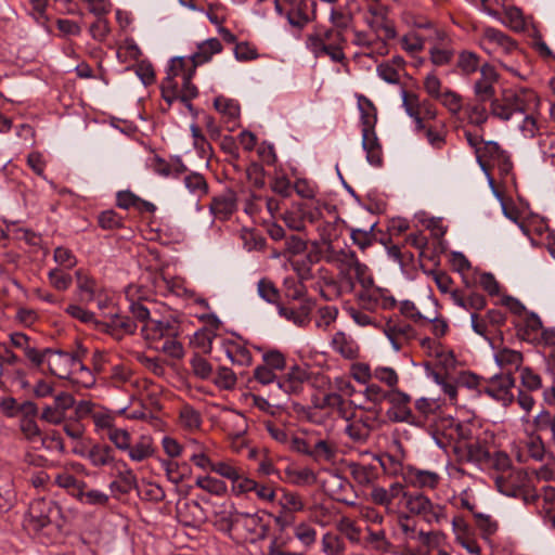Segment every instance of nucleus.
Segmentation results:
<instances>
[{"instance_id": "4", "label": "nucleus", "mask_w": 555, "mask_h": 555, "mask_svg": "<svg viewBox=\"0 0 555 555\" xmlns=\"http://www.w3.org/2000/svg\"><path fill=\"white\" fill-rule=\"evenodd\" d=\"M29 521L37 531L47 527L61 530L65 524L62 507L52 500L38 499L30 503L28 508Z\"/></svg>"}, {"instance_id": "48", "label": "nucleus", "mask_w": 555, "mask_h": 555, "mask_svg": "<svg viewBox=\"0 0 555 555\" xmlns=\"http://www.w3.org/2000/svg\"><path fill=\"white\" fill-rule=\"evenodd\" d=\"M505 17L509 28L516 33L525 30V18L522 12L517 7H508L505 9Z\"/></svg>"}, {"instance_id": "62", "label": "nucleus", "mask_w": 555, "mask_h": 555, "mask_svg": "<svg viewBox=\"0 0 555 555\" xmlns=\"http://www.w3.org/2000/svg\"><path fill=\"white\" fill-rule=\"evenodd\" d=\"M315 529L310 525L301 522L295 528V537L306 546H310L315 541Z\"/></svg>"}, {"instance_id": "41", "label": "nucleus", "mask_w": 555, "mask_h": 555, "mask_svg": "<svg viewBox=\"0 0 555 555\" xmlns=\"http://www.w3.org/2000/svg\"><path fill=\"white\" fill-rule=\"evenodd\" d=\"M494 83L477 80L474 85V93L476 95L477 102L486 103L492 100H496Z\"/></svg>"}, {"instance_id": "17", "label": "nucleus", "mask_w": 555, "mask_h": 555, "mask_svg": "<svg viewBox=\"0 0 555 555\" xmlns=\"http://www.w3.org/2000/svg\"><path fill=\"white\" fill-rule=\"evenodd\" d=\"M404 480L415 487L435 489L440 477L437 473L411 467L406 472Z\"/></svg>"}, {"instance_id": "51", "label": "nucleus", "mask_w": 555, "mask_h": 555, "mask_svg": "<svg viewBox=\"0 0 555 555\" xmlns=\"http://www.w3.org/2000/svg\"><path fill=\"white\" fill-rule=\"evenodd\" d=\"M25 357L35 367H40L48 356H55V349L44 348L39 350L35 345L30 346L25 352Z\"/></svg>"}, {"instance_id": "36", "label": "nucleus", "mask_w": 555, "mask_h": 555, "mask_svg": "<svg viewBox=\"0 0 555 555\" xmlns=\"http://www.w3.org/2000/svg\"><path fill=\"white\" fill-rule=\"evenodd\" d=\"M323 551L327 555H344L345 543L344 540L334 533H325L322 539Z\"/></svg>"}, {"instance_id": "49", "label": "nucleus", "mask_w": 555, "mask_h": 555, "mask_svg": "<svg viewBox=\"0 0 555 555\" xmlns=\"http://www.w3.org/2000/svg\"><path fill=\"white\" fill-rule=\"evenodd\" d=\"M285 296L292 300L305 299L307 294V287L302 281H295L293 279H286L284 282Z\"/></svg>"}, {"instance_id": "35", "label": "nucleus", "mask_w": 555, "mask_h": 555, "mask_svg": "<svg viewBox=\"0 0 555 555\" xmlns=\"http://www.w3.org/2000/svg\"><path fill=\"white\" fill-rule=\"evenodd\" d=\"M195 485L215 495H222L227 492V485L224 481L210 476L198 477Z\"/></svg>"}, {"instance_id": "39", "label": "nucleus", "mask_w": 555, "mask_h": 555, "mask_svg": "<svg viewBox=\"0 0 555 555\" xmlns=\"http://www.w3.org/2000/svg\"><path fill=\"white\" fill-rule=\"evenodd\" d=\"M468 114V121L472 125L481 127L488 120V113L485 103L467 104L465 107Z\"/></svg>"}, {"instance_id": "22", "label": "nucleus", "mask_w": 555, "mask_h": 555, "mask_svg": "<svg viewBox=\"0 0 555 555\" xmlns=\"http://www.w3.org/2000/svg\"><path fill=\"white\" fill-rule=\"evenodd\" d=\"M495 361L506 372L511 371L513 373V370L518 371L521 367L524 356L519 351L503 348L495 353Z\"/></svg>"}, {"instance_id": "44", "label": "nucleus", "mask_w": 555, "mask_h": 555, "mask_svg": "<svg viewBox=\"0 0 555 555\" xmlns=\"http://www.w3.org/2000/svg\"><path fill=\"white\" fill-rule=\"evenodd\" d=\"M107 437L114 446L120 451H128L131 443V436L128 430L122 428H111Z\"/></svg>"}, {"instance_id": "29", "label": "nucleus", "mask_w": 555, "mask_h": 555, "mask_svg": "<svg viewBox=\"0 0 555 555\" xmlns=\"http://www.w3.org/2000/svg\"><path fill=\"white\" fill-rule=\"evenodd\" d=\"M258 294L269 304L276 305V307L281 304V293L269 279L263 278L258 282Z\"/></svg>"}, {"instance_id": "8", "label": "nucleus", "mask_w": 555, "mask_h": 555, "mask_svg": "<svg viewBox=\"0 0 555 555\" xmlns=\"http://www.w3.org/2000/svg\"><path fill=\"white\" fill-rule=\"evenodd\" d=\"M453 452L460 463L486 464L491 460V453L486 440L476 439L470 442L456 443Z\"/></svg>"}, {"instance_id": "18", "label": "nucleus", "mask_w": 555, "mask_h": 555, "mask_svg": "<svg viewBox=\"0 0 555 555\" xmlns=\"http://www.w3.org/2000/svg\"><path fill=\"white\" fill-rule=\"evenodd\" d=\"M288 23L298 29L305 28L310 22H313V16H310L309 4L307 0H299L289 8L286 13Z\"/></svg>"}, {"instance_id": "47", "label": "nucleus", "mask_w": 555, "mask_h": 555, "mask_svg": "<svg viewBox=\"0 0 555 555\" xmlns=\"http://www.w3.org/2000/svg\"><path fill=\"white\" fill-rule=\"evenodd\" d=\"M180 420L184 427L197 429L202 424L201 414L191 405H184L180 412Z\"/></svg>"}, {"instance_id": "43", "label": "nucleus", "mask_w": 555, "mask_h": 555, "mask_svg": "<svg viewBox=\"0 0 555 555\" xmlns=\"http://www.w3.org/2000/svg\"><path fill=\"white\" fill-rule=\"evenodd\" d=\"M236 511L227 513H221L219 518L216 520V527L218 530L228 533L233 540H235V531H236Z\"/></svg>"}, {"instance_id": "30", "label": "nucleus", "mask_w": 555, "mask_h": 555, "mask_svg": "<svg viewBox=\"0 0 555 555\" xmlns=\"http://www.w3.org/2000/svg\"><path fill=\"white\" fill-rule=\"evenodd\" d=\"M376 222L370 224L365 229H352L351 230V240L353 244L358 245L360 249L365 250L370 247L374 242L373 231L376 227Z\"/></svg>"}, {"instance_id": "31", "label": "nucleus", "mask_w": 555, "mask_h": 555, "mask_svg": "<svg viewBox=\"0 0 555 555\" xmlns=\"http://www.w3.org/2000/svg\"><path fill=\"white\" fill-rule=\"evenodd\" d=\"M214 107L229 119H236L240 117V105L232 99L219 95L214 100Z\"/></svg>"}, {"instance_id": "56", "label": "nucleus", "mask_w": 555, "mask_h": 555, "mask_svg": "<svg viewBox=\"0 0 555 555\" xmlns=\"http://www.w3.org/2000/svg\"><path fill=\"white\" fill-rule=\"evenodd\" d=\"M87 352V348H85L81 344L77 345V349L74 352L55 349V356L59 357V360H64L70 366L76 365V363H80L86 357Z\"/></svg>"}, {"instance_id": "40", "label": "nucleus", "mask_w": 555, "mask_h": 555, "mask_svg": "<svg viewBox=\"0 0 555 555\" xmlns=\"http://www.w3.org/2000/svg\"><path fill=\"white\" fill-rule=\"evenodd\" d=\"M194 375L201 379H208L212 374L211 364L198 353H195L190 361Z\"/></svg>"}, {"instance_id": "52", "label": "nucleus", "mask_w": 555, "mask_h": 555, "mask_svg": "<svg viewBox=\"0 0 555 555\" xmlns=\"http://www.w3.org/2000/svg\"><path fill=\"white\" fill-rule=\"evenodd\" d=\"M50 284L57 291H66L72 285V276L55 268L48 273Z\"/></svg>"}, {"instance_id": "37", "label": "nucleus", "mask_w": 555, "mask_h": 555, "mask_svg": "<svg viewBox=\"0 0 555 555\" xmlns=\"http://www.w3.org/2000/svg\"><path fill=\"white\" fill-rule=\"evenodd\" d=\"M214 384L220 389L231 390L236 385V375L230 367L220 366L214 378Z\"/></svg>"}, {"instance_id": "11", "label": "nucleus", "mask_w": 555, "mask_h": 555, "mask_svg": "<svg viewBox=\"0 0 555 555\" xmlns=\"http://www.w3.org/2000/svg\"><path fill=\"white\" fill-rule=\"evenodd\" d=\"M237 209V195L232 189H227L222 194L214 196L209 204L210 212L221 221L229 220Z\"/></svg>"}, {"instance_id": "64", "label": "nucleus", "mask_w": 555, "mask_h": 555, "mask_svg": "<svg viewBox=\"0 0 555 555\" xmlns=\"http://www.w3.org/2000/svg\"><path fill=\"white\" fill-rule=\"evenodd\" d=\"M520 378L521 385L528 390H537L541 387V377L530 367H522L520 370Z\"/></svg>"}, {"instance_id": "19", "label": "nucleus", "mask_w": 555, "mask_h": 555, "mask_svg": "<svg viewBox=\"0 0 555 555\" xmlns=\"http://www.w3.org/2000/svg\"><path fill=\"white\" fill-rule=\"evenodd\" d=\"M384 332L397 351L400 350L402 346L398 340L399 337H403L406 340L415 337V330L412 325L395 323L391 320L386 323Z\"/></svg>"}, {"instance_id": "32", "label": "nucleus", "mask_w": 555, "mask_h": 555, "mask_svg": "<svg viewBox=\"0 0 555 555\" xmlns=\"http://www.w3.org/2000/svg\"><path fill=\"white\" fill-rule=\"evenodd\" d=\"M310 453V457L315 462L320 460L331 462L336 457V447L326 440H319L311 449Z\"/></svg>"}, {"instance_id": "28", "label": "nucleus", "mask_w": 555, "mask_h": 555, "mask_svg": "<svg viewBox=\"0 0 555 555\" xmlns=\"http://www.w3.org/2000/svg\"><path fill=\"white\" fill-rule=\"evenodd\" d=\"M184 184L186 189L196 194L198 198L205 196L209 192L208 183L205 177L198 172H190L184 177Z\"/></svg>"}, {"instance_id": "33", "label": "nucleus", "mask_w": 555, "mask_h": 555, "mask_svg": "<svg viewBox=\"0 0 555 555\" xmlns=\"http://www.w3.org/2000/svg\"><path fill=\"white\" fill-rule=\"evenodd\" d=\"M533 426L537 431H551V441L555 444V414H551L548 411L543 410L533 420Z\"/></svg>"}, {"instance_id": "42", "label": "nucleus", "mask_w": 555, "mask_h": 555, "mask_svg": "<svg viewBox=\"0 0 555 555\" xmlns=\"http://www.w3.org/2000/svg\"><path fill=\"white\" fill-rule=\"evenodd\" d=\"M77 285L81 293L86 294V298H81V300L91 301L94 297V286L95 281L87 275L83 270H77L75 272Z\"/></svg>"}, {"instance_id": "14", "label": "nucleus", "mask_w": 555, "mask_h": 555, "mask_svg": "<svg viewBox=\"0 0 555 555\" xmlns=\"http://www.w3.org/2000/svg\"><path fill=\"white\" fill-rule=\"evenodd\" d=\"M87 459L90 461L91 465L94 467H103L115 464H121L124 467L127 464L122 461H116L114 449L106 443H94L87 452Z\"/></svg>"}, {"instance_id": "50", "label": "nucleus", "mask_w": 555, "mask_h": 555, "mask_svg": "<svg viewBox=\"0 0 555 555\" xmlns=\"http://www.w3.org/2000/svg\"><path fill=\"white\" fill-rule=\"evenodd\" d=\"M168 325L160 321H149L141 328L142 335L146 340H156L163 338Z\"/></svg>"}, {"instance_id": "2", "label": "nucleus", "mask_w": 555, "mask_h": 555, "mask_svg": "<svg viewBox=\"0 0 555 555\" xmlns=\"http://www.w3.org/2000/svg\"><path fill=\"white\" fill-rule=\"evenodd\" d=\"M306 43L315 57L328 56L331 61L340 64L347 60L344 52L347 39L340 29L317 27L314 33L307 36Z\"/></svg>"}, {"instance_id": "60", "label": "nucleus", "mask_w": 555, "mask_h": 555, "mask_svg": "<svg viewBox=\"0 0 555 555\" xmlns=\"http://www.w3.org/2000/svg\"><path fill=\"white\" fill-rule=\"evenodd\" d=\"M253 376L255 380L261 385H269L274 382L278 383L280 377L273 370L267 367L264 364L257 365L254 370Z\"/></svg>"}, {"instance_id": "23", "label": "nucleus", "mask_w": 555, "mask_h": 555, "mask_svg": "<svg viewBox=\"0 0 555 555\" xmlns=\"http://www.w3.org/2000/svg\"><path fill=\"white\" fill-rule=\"evenodd\" d=\"M137 487V477L130 468L119 472L117 479L109 486L112 492L119 494H128Z\"/></svg>"}, {"instance_id": "7", "label": "nucleus", "mask_w": 555, "mask_h": 555, "mask_svg": "<svg viewBox=\"0 0 555 555\" xmlns=\"http://www.w3.org/2000/svg\"><path fill=\"white\" fill-rule=\"evenodd\" d=\"M107 320L95 321V327L115 339L120 340L125 335H133L137 331V323L128 315L118 312H109Z\"/></svg>"}, {"instance_id": "6", "label": "nucleus", "mask_w": 555, "mask_h": 555, "mask_svg": "<svg viewBox=\"0 0 555 555\" xmlns=\"http://www.w3.org/2000/svg\"><path fill=\"white\" fill-rule=\"evenodd\" d=\"M387 401L390 403L386 415L393 423H409L411 425H420V422L413 415L411 408V397L399 389L389 390Z\"/></svg>"}, {"instance_id": "38", "label": "nucleus", "mask_w": 555, "mask_h": 555, "mask_svg": "<svg viewBox=\"0 0 555 555\" xmlns=\"http://www.w3.org/2000/svg\"><path fill=\"white\" fill-rule=\"evenodd\" d=\"M479 56L469 51H463L459 55L457 67L464 75H470L478 69Z\"/></svg>"}, {"instance_id": "58", "label": "nucleus", "mask_w": 555, "mask_h": 555, "mask_svg": "<svg viewBox=\"0 0 555 555\" xmlns=\"http://www.w3.org/2000/svg\"><path fill=\"white\" fill-rule=\"evenodd\" d=\"M280 504L284 509L299 512L304 509V502L301 498L295 493L282 490V496L280 498Z\"/></svg>"}, {"instance_id": "53", "label": "nucleus", "mask_w": 555, "mask_h": 555, "mask_svg": "<svg viewBox=\"0 0 555 555\" xmlns=\"http://www.w3.org/2000/svg\"><path fill=\"white\" fill-rule=\"evenodd\" d=\"M99 225L104 230H115L122 227V218L114 210H106L99 215Z\"/></svg>"}, {"instance_id": "61", "label": "nucleus", "mask_w": 555, "mask_h": 555, "mask_svg": "<svg viewBox=\"0 0 555 555\" xmlns=\"http://www.w3.org/2000/svg\"><path fill=\"white\" fill-rule=\"evenodd\" d=\"M373 376L391 388L396 387L399 382L397 372L391 367H376Z\"/></svg>"}, {"instance_id": "55", "label": "nucleus", "mask_w": 555, "mask_h": 555, "mask_svg": "<svg viewBox=\"0 0 555 555\" xmlns=\"http://www.w3.org/2000/svg\"><path fill=\"white\" fill-rule=\"evenodd\" d=\"M315 408L324 410L326 408L337 409L341 416H345V400L338 392H331L324 396L321 403Z\"/></svg>"}, {"instance_id": "12", "label": "nucleus", "mask_w": 555, "mask_h": 555, "mask_svg": "<svg viewBox=\"0 0 555 555\" xmlns=\"http://www.w3.org/2000/svg\"><path fill=\"white\" fill-rule=\"evenodd\" d=\"M528 482V474L522 469L514 470L507 477L498 476L495 478L498 491L512 498H518L521 493V488H524Z\"/></svg>"}, {"instance_id": "34", "label": "nucleus", "mask_w": 555, "mask_h": 555, "mask_svg": "<svg viewBox=\"0 0 555 555\" xmlns=\"http://www.w3.org/2000/svg\"><path fill=\"white\" fill-rule=\"evenodd\" d=\"M262 361L267 367L276 371H284L286 369V357L278 349H270L262 354Z\"/></svg>"}, {"instance_id": "21", "label": "nucleus", "mask_w": 555, "mask_h": 555, "mask_svg": "<svg viewBox=\"0 0 555 555\" xmlns=\"http://www.w3.org/2000/svg\"><path fill=\"white\" fill-rule=\"evenodd\" d=\"M405 506L410 513L428 518V512L431 509V501L421 492L404 493Z\"/></svg>"}, {"instance_id": "63", "label": "nucleus", "mask_w": 555, "mask_h": 555, "mask_svg": "<svg viewBox=\"0 0 555 555\" xmlns=\"http://www.w3.org/2000/svg\"><path fill=\"white\" fill-rule=\"evenodd\" d=\"M369 530V535L367 538L365 539L366 543L369 544H372L373 547L377 551H388V548L390 547V542L386 539V533L384 530H379V531H372L371 529H367Z\"/></svg>"}, {"instance_id": "5", "label": "nucleus", "mask_w": 555, "mask_h": 555, "mask_svg": "<svg viewBox=\"0 0 555 555\" xmlns=\"http://www.w3.org/2000/svg\"><path fill=\"white\" fill-rule=\"evenodd\" d=\"M235 541L256 543L267 539L270 525L258 513L248 514L236 511Z\"/></svg>"}, {"instance_id": "45", "label": "nucleus", "mask_w": 555, "mask_h": 555, "mask_svg": "<svg viewBox=\"0 0 555 555\" xmlns=\"http://www.w3.org/2000/svg\"><path fill=\"white\" fill-rule=\"evenodd\" d=\"M242 238L248 250H263L266 248V238L256 230H244Z\"/></svg>"}, {"instance_id": "24", "label": "nucleus", "mask_w": 555, "mask_h": 555, "mask_svg": "<svg viewBox=\"0 0 555 555\" xmlns=\"http://www.w3.org/2000/svg\"><path fill=\"white\" fill-rule=\"evenodd\" d=\"M225 353L233 364L248 366L253 362L251 352L245 346L233 341L228 344Z\"/></svg>"}, {"instance_id": "15", "label": "nucleus", "mask_w": 555, "mask_h": 555, "mask_svg": "<svg viewBox=\"0 0 555 555\" xmlns=\"http://www.w3.org/2000/svg\"><path fill=\"white\" fill-rule=\"evenodd\" d=\"M313 307L311 299H305L298 309L287 308L280 304L279 314L298 326H306L310 322V313Z\"/></svg>"}, {"instance_id": "54", "label": "nucleus", "mask_w": 555, "mask_h": 555, "mask_svg": "<svg viewBox=\"0 0 555 555\" xmlns=\"http://www.w3.org/2000/svg\"><path fill=\"white\" fill-rule=\"evenodd\" d=\"M386 293H388L387 289L373 287L371 291L361 292L359 298L363 302L364 308L372 309L375 305L380 302Z\"/></svg>"}, {"instance_id": "25", "label": "nucleus", "mask_w": 555, "mask_h": 555, "mask_svg": "<svg viewBox=\"0 0 555 555\" xmlns=\"http://www.w3.org/2000/svg\"><path fill=\"white\" fill-rule=\"evenodd\" d=\"M483 37L492 43H495L504 49L505 52L509 53L517 48V42L503 31L487 27L483 31Z\"/></svg>"}, {"instance_id": "1", "label": "nucleus", "mask_w": 555, "mask_h": 555, "mask_svg": "<svg viewBox=\"0 0 555 555\" xmlns=\"http://www.w3.org/2000/svg\"><path fill=\"white\" fill-rule=\"evenodd\" d=\"M538 104L539 98L531 89H503L501 95L492 100L490 113L504 121L509 120L515 113L526 114L525 122L535 127V118L528 113L537 108Z\"/></svg>"}, {"instance_id": "27", "label": "nucleus", "mask_w": 555, "mask_h": 555, "mask_svg": "<svg viewBox=\"0 0 555 555\" xmlns=\"http://www.w3.org/2000/svg\"><path fill=\"white\" fill-rule=\"evenodd\" d=\"M287 480L295 486H311L317 482V475L311 468L300 470L287 468L285 470Z\"/></svg>"}, {"instance_id": "20", "label": "nucleus", "mask_w": 555, "mask_h": 555, "mask_svg": "<svg viewBox=\"0 0 555 555\" xmlns=\"http://www.w3.org/2000/svg\"><path fill=\"white\" fill-rule=\"evenodd\" d=\"M222 51V44L219 39L210 38L197 46V51L191 56L194 66H199L211 60L214 54Z\"/></svg>"}, {"instance_id": "57", "label": "nucleus", "mask_w": 555, "mask_h": 555, "mask_svg": "<svg viewBox=\"0 0 555 555\" xmlns=\"http://www.w3.org/2000/svg\"><path fill=\"white\" fill-rule=\"evenodd\" d=\"M264 175L263 167L258 163H251L246 169L247 179L256 189L264 186Z\"/></svg>"}, {"instance_id": "46", "label": "nucleus", "mask_w": 555, "mask_h": 555, "mask_svg": "<svg viewBox=\"0 0 555 555\" xmlns=\"http://www.w3.org/2000/svg\"><path fill=\"white\" fill-rule=\"evenodd\" d=\"M437 100L453 115L462 109V96L452 90H446Z\"/></svg>"}, {"instance_id": "10", "label": "nucleus", "mask_w": 555, "mask_h": 555, "mask_svg": "<svg viewBox=\"0 0 555 555\" xmlns=\"http://www.w3.org/2000/svg\"><path fill=\"white\" fill-rule=\"evenodd\" d=\"M185 66L186 62L184 57L176 56L171 59L166 73L167 75L160 83L162 98L169 106L175 102V94L178 92L176 77L182 76Z\"/></svg>"}, {"instance_id": "9", "label": "nucleus", "mask_w": 555, "mask_h": 555, "mask_svg": "<svg viewBox=\"0 0 555 555\" xmlns=\"http://www.w3.org/2000/svg\"><path fill=\"white\" fill-rule=\"evenodd\" d=\"M514 384L515 378L512 376L511 371L503 374H495L489 379L488 385L483 388V392L501 401L504 406H507L514 401V395L511 391Z\"/></svg>"}, {"instance_id": "26", "label": "nucleus", "mask_w": 555, "mask_h": 555, "mask_svg": "<svg viewBox=\"0 0 555 555\" xmlns=\"http://www.w3.org/2000/svg\"><path fill=\"white\" fill-rule=\"evenodd\" d=\"M153 453L154 448L152 444V439L145 436H142L134 446L130 444L128 449L129 457L135 462L144 461L145 459L152 456Z\"/></svg>"}, {"instance_id": "13", "label": "nucleus", "mask_w": 555, "mask_h": 555, "mask_svg": "<svg viewBox=\"0 0 555 555\" xmlns=\"http://www.w3.org/2000/svg\"><path fill=\"white\" fill-rule=\"evenodd\" d=\"M177 517L184 527L195 528L206 519L202 505L196 501L178 502L176 506Z\"/></svg>"}, {"instance_id": "59", "label": "nucleus", "mask_w": 555, "mask_h": 555, "mask_svg": "<svg viewBox=\"0 0 555 555\" xmlns=\"http://www.w3.org/2000/svg\"><path fill=\"white\" fill-rule=\"evenodd\" d=\"M54 260L66 269H72L77 264V259L73 251L66 247L59 246L54 249Z\"/></svg>"}, {"instance_id": "3", "label": "nucleus", "mask_w": 555, "mask_h": 555, "mask_svg": "<svg viewBox=\"0 0 555 555\" xmlns=\"http://www.w3.org/2000/svg\"><path fill=\"white\" fill-rule=\"evenodd\" d=\"M359 108L361 111L362 122V147L366 152V159L373 166H382V146L375 133L377 121L376 107L371 100L364 95L359 98Z\"/></svg>"}, {"instance_id": "16", "label": "nucleus", "mask_w": 555, "mask_h": 555, "mask_svg": "<svg viewBox=\"0 0 555 555\" xmlns=\"http://www.w3.org/2000/svg\"><path fill=\"white\" fill-rule=\"evenodd\" d=\"M506 151H504L499 143L494 141H485L483 146L477 149V162L485 172H488L500 157H502Z\"/></svg>"}]
</instances>
